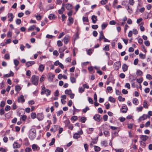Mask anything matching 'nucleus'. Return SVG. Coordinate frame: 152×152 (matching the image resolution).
I'll use <instances>...</instances> for the list:
<instances>
[{
  "mask_svg": "<svg viewBox=\"0 0 152 152\" xmlns=\"http://www.w3.org/2000/svg\"><path fill=\"white\" fill-rule=\"evenodd\" d=\"M16 23L17 24H20L21 23V20L19 19H17L16 20Z\"/></svg>",
  "mask_w": 152,
  "mask_h": 152,
  "instance_id": "56",
  "label": "nucleus"
},
{
  "mask_svg": "<svg viewBox=\"0 0 152 152\" xmlns=\"http://www.w3.org/2000/svg\"><path fill=\"white\" fill-rule=\"evenodd\" d=\"M84 88H82V87L80 88H79V92L80 93H82L84 91Z\"/></svg>",
  "mask_w": 152,
  "mask_h": 152,
  "instance_id": "54",
  "label": "nucleus"
},
{
  "mask_svg": "<svg viewBox=\"0 0 152 152\" xmlns=\"http://www.w3.org/2000/svg\"><path fill=\"white\" fill-rule=\"evenodd\" d=\"M54 8V5L53 4H50L47 5L46 7V9L47 10H52Z\"/></svg>",
  "mask_w": 152,
  "mask_h": 152,
  "instance_id": "11",
  "label": "nucleus"
},
{
  "mask_svg": "<svg viewBox=\"0 0 152 152\" xmlns=\"http://www.w3.org/2000/svg\"><path fill=\"white\" fill-rule=\"evenodd\" d=\"M9 54H6L4 56V58L6 60H9L10 59Z\"/></svg>",
  "mask_w": 152,
  "mask_h": 152,
  "instance_id": "38",
  "label": "nucleus"
},
{
  "mask_svg": "<svg viewBox=\"0 0 152 152\" xmlns=\"http://www.w3.org/2000/svg\"><path fill=\"white\" fill-rule=\"evenodd\" d=\"M98 27V26L97 25H94L92 26V28L94 29H97Z\"/></svg>",
  "mask_w": 152,
  "mask_h": 152,
  "instance_id": "62",
  "label": "nucleus"
},
{
  "mask_svg": "<svg viewBox=\"0 0 152 152\" xmlns=\"http://www.w3.org/2000/svg\"><path fill=\"white\" fill-rule=\"evenodd\" d=\"M114 64L117 67V68L118 69L121 66V62L120 61H117L114 63Z\"/></svg>",
  "mask_w": 152,
  "mask_h": 152,
  "instance_id": "23",
  "label": "nucleus"
},
{
  "mask_svg": "<svg viewBox=\"0 0 152 152\" xmlns=\"http://www.w3.org/2000/svg\"><path fill=\"white\" fill-rule=\"evenodd\" d=\"M10 109V107L9 105L6 106L5 108V110L6 111H8Z\"/></svg>",
  "mask_w": 152,
  "mask_h": 152,
  "instance_id": "52",
  "label": "nucleus"
},
{
  "mask_svg": "<svg viewBox=\"0 0 152 152\" xmlns=\"http://www.w3.org/2000/svg\"><path fill=\"white\" fill-rule=\"evenodd\" d=\"M107 24L104 23L102 25V29L103 30L107 26Z\"/></svg>",
  "mask_w": 152,
  "mask_h": 152,
  "instance_id": "50",
  "label": "nucleus"
},
{
  "mask_svg": "<svg viewBox=\"0 0 152 152\" xmlns=\"http://www.w3.org/2000/svg\"><path fill=\"white\" fill-rule=\"evenodd\" d=\"M53 54L54 55L56 56H57L58 55V53L57 50L54 51Z\"/></svg>",
  "mask_w": 152,
  "mask_h": 152,
  "instance_id": "58",
  "label": "nucleus"
},
{
  "mask_svg": "<svg viewBox=\"0 0 152 152\" xmlns=\"http://www.w3.org/2000/svg\"><path fill=\"white\" fill-rule=\"evenodd\" d=\"M13 146L14 148H18L20 147V145L18 142H15L13 145Z\"/></svg>",
  "mask_w": 152,
  "mask_h": 152,
  "instance_id": "20",
  "label": "nucleus"
},
{
  "mask_svg": "<svg viewBox=\"0 0 152 152\" xmlns=\"http://www.w3.org/2000/svg\"><path fill=\"white\" fill-rule=\"evenodd\" d=\"M64 150L62 148L59 147H56L55 152H63Z\"/></svg>",
  "mask_w": 152,
  "mask_h": 152,
  "instance_id": "21",
  "label": "nucleus"
},
{
  "mask_svg": "<svg viewBox=\"0 0 152 152\" xmlns=\"http://www.w3.org/2000/svg\"><path fill=\"white\" fill-rule=\"evenodd\" d=\"M80 137V135L77 134V133H75L73 135V137L74 138L76 139H78Z\"/></svg>",
  "mask_w": 152,
  "mask_h": 152,
  "instance_id": "36",
  "label": "nucleus"
},
{
  "mask_svg": "<svg viewBox=\"0 0 152 152\" xmlns=\"http://www.w3.org/2000/svg\"><path fill=\"white\" fill-rule=\"evenodd\" d=\"M108 100L112 102H115V99L111 96H110Z\"/></svg>",
  "mask_w": 152,
  "mask_h": 152,
  "instance_id": "31",
  "label": "nucleus"
},
{
  "mask_svg": "<svg viewBox=\"0 0 152 152\" xmlns=\"http://www.w3.org/2000/svg\"><path fill=\"white\" fill-rule=\"evenodd\" d=\"M8 18H9V21L10 22L12 21L14 16L12 13H10L8 14Z\"/></svg>",
  "mask_w": 152,
  "mask_h": 152,
  "instance_id": "8",
  "label": "nucleus"
},
{
  "mask_svg": "<svg viewBox=\"0 0 152 152\" xmlns=\"http://www.w3.org/2000/svg\"><path fill=\"white\" fill-rule=\"evenodd\" d=\"M51 93V91L48 89H46L45 86L42 87L41 94L42 95L46 94L47 96L50 95Z\"/></svg>",
  "mask_w": 152,
  "mask_h": 152,
  "instance_id": "3",
  "label": "nucleus"
},
{
  "mask_svg": "<svg viewBox=\"0 0 152 152\" xmlns=\"http://www.w3.org/2000/svg\"><path fill=\"white\" fill-rule=\"evenodd\" d=\"M146 78L147 79L151 80L152 79V77L150 74H147L146 76Z\"/></svg>",
  "mask_w": 152,
  "mask_h": 152,
  "instance_id": "59",
  "label": "nucleus"
},
{
  "mask_svg": "<svg viewBox=\"0 0 152 152\" xmlns=\"http://www.w3.org/2000/svg\"><path fill=\"white\" fill-rule=\"evenodd\" d=\"M45 68V66L43 64H40L39 67L38 69L41 72H43Z\"/></svg>",
  "mask_w": 152,
  "mask_h": 152,
  "instance_id": "24",
  "label": "nucleus"
},
{
  "mask_svg": "<svg viewBox=\"0 0 152 152\" xmlns=\"http://www.w3.org/2000/svg\"><path fill=\"white\" fill-rule=\"evenodd\" d=\"M143 74L142 72L140 70L138 69L137 70L136 74L137 76H141Z\"/></svg>",
  "mask_w": 152,
  "mask_h": 152,
  "instance_id": "26",
  "label": "nucleus"
},
{
  "mask_svg": "<svg viewBox=\"0 0 152 152\" xmlns=\"http://www.w3.org/2000/svg\"><path fill=\"white\" fill-rule=\"evenodd\" d=\"M128 66L126 64H124L122 66V69L124 72L126 71L128 69Z\"/></svg>",
  "mask_w": 152,
  "mask_h": 152,
  "instance_id": "22",
  "label": "nucleus"
},
{
  "mask_svg": "<svg viewBox=\"0 0 152 152\" xmlns=\"http://www.w3.org/2000/svg\"><path fill=\"white\" fill-rule=\"evenodd\" d=\"M118 3V1L117 0H114L113 3V7L114 8H115L116 5Z\"/></svg>",
  "mask_w": 152,
  "mask_h": 152,
  "instance_id": "57",
  "label": "nucleus"
},
{
  "mask_svg": "<svg viewBox=\"0 0 152 152\" xmlns=\"http://www.w3.org/2000/svg\"><path fill=\"white\" fill-rule=\"evenodd\" d=\"M86 120V118L84 117H81L80 118V121L83 123H84Z\"/></svg>",
  "mask_w": 152,
  "mask_h": 152,
  "instance_id": "37",
  "label": "nucleus"
},
{
  "mask_svg": "<svg viewBox=\"0 0 152 152\" xmlns=\"http://www.w3.org/2000/svg\"><path fill=\"white\" fill-rule=\"evenodd\" d=\"M115 151L116 152H124V150L123 149H115Z\"/></svg>",
  "mask_w": 152,
  "mask_h": 152,
  "instance_id": "64",
  "label": "nucleus"
},
{
  "mask_svg": "<svg viewBox=\"0 0 152 152\" xmlns=\"http://www.w3.org/2000/svg\"><path fill=\"white\" fill-rule=\"evenodd\" d=\"M32 149L34 151H36L39 150V147L37 145L34 144L32 145Z\"/></svg>",
  "mask_w": 152,
  "mask_h": 152,
  "instance_id": "10",
  "label": "nucleus"
},
{
  "mask_svg": "<svg viewBox=\"0 0 152 152\" xmlns=\"http://www.w3.org/2000/svg\"><path fill=\"white\" fill-rule=\"evenodd\" d=\"M37 118L39 121L42 120L44 118V115L42 113H39L37 115Z\"/></svg>",
  "mask_w": 152,
  "mask_h": 152,
  "instance_id": "7",
  "label": "nucleus"
},
{
  "mask_svg": "<svg viewBox=\"0 0 152 152\" xmlns=\"http://www.w3.org/2000/svg\"><path fill=\"white\" fill-rule=\"evenodd\" d=\"M68 20L69 21V22L71 24H72L74 22V20L73 19L70 17H69Z\"/></svg>",
  "mask_w": 152,
  "mask_h": 152,
  "instance_id": "40",
  "label": "nucleus"
},
{
  "mask_svg": "<svg viewBox=\"0 0 152 152\" xmlns=\"http://www.w3.org/2000/svg\"><path fill=\"white\" fill-rule=\"evenodd\" d=\"M127 10L129 13L130 14H131L132 12V8L129 7V6H128Z\"/></svg>",
  "mask_w": 152,
  "mask_h": 152,
  "instance_id": "39",
  "label": "nucleus"
},
{
  "mask_svg": "<svg viewBox=\"0 0 152 152\" xmlns=\"http://www.w3.org/2000/svg\"><path fill=\"white\" fill-rule=\"evenodd\" d=\"M144 44L145 45L147 46H149L150 45V43L148 41H145Z\"/></svg>",
  "mask_w": 152,
  "mask_h": 152,
  "instance_id": "63",
  "label": "nucleus"
},
{
  "mask_svg": "<svg viewBox=\"0 0 152 152\" xmlns=\"http://www.w3.org/2000/svg\"><path fill=\"white\" fill-rule=\"evenodd\" d=\"M139 56L142 59H145V55H144L142 53H140Z\"/></svg>",
  "mask_w": 152,
  "mask_h": 152,
  "instance_id": "41",
  "label": "nucleus"
},
{
  "mask_svg": "<svg viewBox=\"0 0 152 152\" xmlns=\"http://www.w3.org/2000/svg\"><path fill=\"white\" fill-rule=\"evenodd\" d=\"M140 137L142 141H145L148 138V136L144 135H140Z\"/></svg>",
  "mask_w": 152,
  "mask_h": 152,
  "instance_id": "13",
  "label": "nucleus"
},
{
  "mask_svg": "<svg viewBox=\"0 0 152 152\" xmlns=\"http://www.w3.org/2000/svg\"><path fill=\"white\" fill-rule=\"evenodd\" d=\"M118 100L120 101H124L125 100V98H122L121 96H119L118 97Z\"/></svg>",
  "mask_w": 152,
  "mask_h": 152,
  "instance_id": "44",
  "label": "nucleus"
},
{
  "mask_svg": "<svg viewBox=\"0 0 152 152\" xmlns=\"http://www.w3.org/2000/svg\"><path fill=\"white\" fill-rule=\"evenodd\" d=\"M94 150L96 152H98L101 150V148L99 147L96 145L94 146Z\"/></svg>",
  "mask_w": 152,
  "mask_h": 152,
  "instance_id": "28",
  "label": "nucleus"
},
{
  "mask_svg": "<svg viewBox=\"0 0 152 152\" xmlns=\"http://www.w3.org/2000/svg\"><path fill=\"white\" fill-rule=\"evenodd\" d=\"M70 37L69 35H66L65 36L63 39L65 44H66L69 42Z\"/></svg>",
  "mask_w": 152,
  "mask_h": 152,
  "instance_id": "9",
  "label": "nucleus"
},
{
  "mask_svg": "<svg viewBox=\"0 0 152 152\" xmlns=\"http://www.w3.org/2000/svg\"><path fill=\"white\" fill-rule=\"evenodd\" d=\"M36 133L35 130L34 129H31L29 131L28 137L31 140H33L36 137Z\"/></svg>",
  "mask_w": 152,
  "mask_h": 152,
  "instance_id": "1",
  "label": "nucleus"
},
{
  "mask_svg": "<svg viewBox=\"0 0 152 152\" xmlns=\"http://www.w3.org/2000/svg\"><path fill=\"white\" fill-rule=\"evenodd\" d=\"M93 118L97 122L99 121L101 119L100 115L98 114H96L94 116Z\"/></svg>",
  "mask_w": 152,
  "mask_h": 152,
  "instance_id": "12",
  "label": "nucleus"
},
{
  "mask_svg": "<svg viewBox=\"0 0 152 152\" xmlns=\"http://www.w3.org/2000/svg\"><path fill=\"white\" fill-rule=\"evenodd\" d=\"M128 133L129 136V137L131 138L134 137V133H132L130 132H129Z\"/></svg>",
  "mask_w": 152,
  "mask_h": 152,
  "instance_id": "51",
  "label": "nucleus"
},
{
  "mask_svg": "<svg viewBox=\"0 0 152 152\" xmlns=\"http://www.w3.org/2000/svg\"><path fill=\"white\" fill-rule=\"evenodd\" d=\"M54 18V15L53 14H50L48 17V18L50 20L53 19Z\"/></svg>",
  "mask_w": 152,
  "mask_h": 152,
  "instance_id": "55",
  "label": "nucleus"
},
{
  "mask_svg": "<svg viewBox=\"0 0 152 152\" xmlns=\"http://www.w3.org/2000/svg\"><path fill=\"white\" fill-rule=\"evenodd\" d=\"M143 108V107L142 106H141L140 107H137L136 108V110L138 112L141 111L142 110Z\"/></svg>",
  "mask_w": 152,
  "mask_h": 152,
  "instance_id": "48",
  "label": "nucleus"
},
{
  "mask_svg": "<svg viewBox=\"0 0 152 152\" xmlns=\"http://www.w3.org/2000/svg\"><path fill=\"white\" fill-rule=\"evenodd\" d=\"M128 109L126 106H123L122 107L121 110L123 113H125L127 112Z\"/></svg>",
  "mask_w": 152,
  "mask_h": 152,
  "instance_id": "16",
  "label": "nucleus"
},
{
  "mask_svg": "<svg viewBox=\"0 0 152 152\" xmlns=\"http://www.w3.org/2000/svg\"><path fill=\"white\" fill-rule=\"evenodd\" d=\"M64 11V7H61V9L59 10H58V13L60 14H62L63 12Z\"/></svg>",
  "mask_w": 152,
  "mask_h": 152,
  "instance_id": "30",
  "label": "nucleus"
},
{
  "mask_svg": "<svg viewBox=\"0 0 152 152\" xmlns=\"http://www.w3.org/2000/svg\"><path fill=\"white\" fill-rule=\"evenodd\" d=\"M21 119L23 121H25L27 118V116L26 115H21Z\"/></svg>",
  "mask_w": 152,
  "mask_h": 152,
  "instance_id": "43",
  "label": "nucleus"
},
{
  "mask_svg": "<svg viewBox=\"0 0 152 152\" xmlns=\"http://www.w3.org/2000/svg\"><path fill=\"white\" fill-rule=\"evenodd\" d=\"M65 7L66 9L68 10H71L73 8V7L72 4L68 3L65 5Z\"/></svg>",
  "mask_w": 152,
  "mask_h": 152,
  "instance_id": "17",
  "label": "nucleus"
},
{
  "mask_svg": "<svg viewBox=\"0 0 152 152\" xmlns=\"http://www.w3.org/2000/svg\"><path fill=\"white\" fill-rule=\"evenodd\" d=\"M21 88L19 86H16L15 87V90L16 91L18 92L20 90Z\"/></svg>",
  "mask_w": 152,
  "mask_h": 152,
  "instance_id": "33",
  "label": "nucleus"
},
{
  "mask_svg": "<svg viewBox=\"0 0 152 152\" xmlns=\"http://www.w3.org/2000/svg\"><path fill=\"white\" fill-rule=\"evenodd\" d=\"M39 80V77L35 75H33L31 78V82L35 86H37L38 85Z\"/></svg>",
  "mask_w": 152,
  "mask_h": 152,
  "instance_id": "2",
  "label": "nucleus"
},
{
  "mask_svg": "<svg viewBox=\"0 0 152 152\" xmlns=\"http://www.w3.org/2000/svg\"><path fill=\"white\" fill-rule=\"evenodd\" d=\"M70 80L71 82L72 83H75L76 82V79L75 78L73 77H70Z\"/></svg>",
  "mask_w": 152,
  "mask_h": 152,
  "instance_id": "35",
  "label": "nucleus"
},
{
  "mask_svg": "<svg viewBox=\"0 0 152 152\" xmlns=\"http://www.w3.org/2000/svg\"><path fill=\"white\" fill-rule=\"evenodd\" d=\"M137 81L139 83H142L143 81V79L142 78H141L139 79H137Z\"/></svg>",
  "mask_w": 152,
  "mask_h": 152,
  "instance_id": "61",
  "label": "nucleus"
},
{
  "mask_svg": "<svg viewBox=\"0 0 152 152\" xmlns=\"http://www.w3.org/2000/svg\"><path fill=\"white\" fill-rule=\"evenodd\" d=\"M103 50L105 51H108L109 50V46L108 45H107L103 48Z\"/></svg>",
  "mask_w": 152,
  "mask_h": 152,
  "instance_id": "29",
  "label": "nucleus"
},
{
  "mask_svg": "<svg viewBox=\"0 0 152 152\" xmlns=\"http://www.w3.org/2000/svg\"><path fill=\"white\" fill-rule=\"evenodd\" d=\"M7 150L5 148H0V151L2 152H6Z\"/></svg>",
  "mask_w": 152,
  "mask_h": 152,
  "instance_id": "60",
  "label": "nucleus"
},
{
  "mask_svg": "<svg viewBox=\"0 0 152 152\" xmlns=\"http://www.w3.org/2000/svg\"><path fill=\"white\" fill-rule=\"evenodd\" d=\"M77 119V117L76 116H73L71 118V120L74 121H75Z\"/></svg>",
  "mask_w": 152,
  "mask_h": 152,
  "instance_id": "53",
  "label": "nucleus"
},
{
  "mask_svg": "<svg viewBox=\"0 0 152 152\" xmlns=\"http://www.w3.org/2000/svg\"><path fill=\"white\" fill-rule=\"evenodd\" d=\"M36 115L35 113L33 112L31 114V117L32 118L34 119L36 118Z\"/></svg>",
  "mask_w": 152,
  "mask_h": 152,
  "instance_id": "42",
  "label": "nucleus"
},
{
  "mask_svg": "<svg viewBox=\"0 0 152 152\" xmlns=\"http://www.w3.org/2000/svg\"><path fill=\"white\" fill-rule=\"evenodd\" d=\"M98 137H96L94 139H92V141L91 142L90 144V146L91 147L93 146V144H96L97 142Z\"/></svg>",
  "mask_w": 152,
  "mask_h": 152,
  "instance_id": "5",
  "label": "nucleus"
},
{
  "mask_svg": "<svg viewBox=\"0 0 152 152\" xmlns=\"http://www.w3.org/2000/svg\"><path fill=\"white\" fill-rule=\"evenodd\" d=\"M35 62L34 61H28L26 63V66L27 67L32 66L34 64Z\"/></svg>",
  "mask_w": 152,
  "mask_h": 152,
  "instance_id": "14",
  "label": "nucleus"
},
{
  "mask_svg": "<svg viewBox=\"0 0 152 152\" xmlns=\"http://www.w3.org/2000/svg\"><path fill=\"white\" fill-rule=\"evenodd\" d=\"M55 142V139L54 138L52 139L51 142L49 143V145L51 146L53 145Z\"/></svg>",
  "mask_w": 152,
  "mask_h": 152,
  "instance_id": "46",
  "label": "nucleus"
},
{
  "mask_svg": "<svg viewBox=\"0 0 152 152\" xmlns=\"http://www.w3.org/2000/svg\"><path fill=\"white\" fill-rule=\"evenodd\" d=\"M91 19L92 20V22L94 23H95L97 20V16L95 15H93L92 16Z\"/></svg>",
  "mask_w": 152,
  "mask_h": 152,
  "instance_id": "18",
  "label": "nucleus"
},
{
  "mask_svg": "<svg viewBox=\"0 0 152 152\" xmlns=\"http://www.w3.org/2000/svg\"><path fill=\"white\" fill-rule=\"evenodd\" d=\"M36 28L35 25H33L30 26L28 29V30L33 31Z\"/></svg>",
  "mask_w": 152,
  "mask_h": 152,
  "instance_id": "32",
  "label": "nucleus"
},
{
  "mask_svg": "<svg viewBox=\"0 0 152 152\" xmlns=\"http://www.w3.org/2000/svg\"><path fill=\"white\" fill-rule=\"evenodd\" d=\"M14 64L15 65V66H16L18 65L19 63V62L18 60H16V59H15L14 60Z\"/></svg>",
  "mask_w": 152,
  "mask_h": 152,
  "instance_id": "45",
  "label": "nucleus"
},
{
  "mask_svg": "<svg viewBox=\"0 0 152 152\" xmlns=\"http://www.w3.org/2000/svg\"><path fill=\"white\" fill-rule=\"evenodd\" d=\"M148 117L149 118L150 117L148 115L143 114L142 116L140 117L138 119V122H140L141 121L147 119Z\"/></svg>",
  "mask_w": 152,
  "mask_h": 152,
  "instance_id": "4",
  "label": "nucleus"
},
{
  "mask_svg": "<svg viewBox=\"0 0 152 152\" xmlns=\"http://www.w3.org/2000/svg\"><path fill=\"white\" fill-rule=\"evenodd\" d=\"M143 106L145 108H148V105L147 102L146 100H144L143 103Z\"/></svg>",
  "mask_w": 152,
  "mask_h": 152,
  "instance_id": "27",
  "label": "nucleus"
},
{
  "mask_svg": "<svg viewBox=\"0 0 152 152\" xmlns=\"http://www.w3.org/2000/svg\"><path fill=\"white\" fill-rule=\"evenodd\" d=\"M72 92L71 90H66L65 91V93L66 94L69 95Z\"/></svg>",
  "mask_w": 152,
  "mask_h": 152,
  "instance_id": "34",
  "label": "nucleus"
},
{
  "mask_svg": "<svg viewBox=\"0 0 152 152\" xmlns=\"http://www.w3.org/2000/svg\"><path fill=\"white\" fill-rule=\"evenodd\" d=\"M132 102L133 104L136 105H137L139 102L138 100L136 98H133Z\"/></svg>",
  "mask_w": 152,
  "mask_h": 152,
  "instance_id": "25",
  "label": "nucleus"
},
{
  "mask_svg": "<svg viewBox=\"0 0 152 152\" xmlns=\"http://www.w3.org/2000/svg\"><path fill=\"white\" fill-rule=\"evenodd\" d=\"M18 103L22 102L23 103L25 102V100L24 98V96L21 95L19 97H18Z\"/></svg>",
  "mask_w": 152,
  "mask_h": 152,
  "instance_id": "6",
  "label": "nucleus"
},
{
  "mask_svg": "<svg viewBox=\"0 0 152 152\" xmlns=\"http://www.w3.org/2000/svg\"><path fill=\"white\" fill-rule=\"evenodd\" d=\"M57 44L58 47L61 46L63 44L61 42L60 40H58L57 42Z\"/></svg>",
  "mask_w": 152,
  "mask_h": 152,
  "instance_id": "47",
  "label": "nucleus"
},
{
  "mask_svg": "<svg viewBox=\"0 0 152 152\" xmlns=\"http://www.w3.org/2000/svg\"><path fill=\"white\" fill-rule=\"evenodd\" d=\"M107 142L106 140L102 141L101 142V144L102 146L105 147L107 145Z\"/></svg>",
  "mask_w": 152,
  "mask_h": 152,
  "instance_id": "19",
  "label": "nucleus"
},
{
  "mask_svg": "<svg viewBox=\"0 0 152 152\" xmlns=\"http://www.w3.org/2000/svg\"><path fill=\"white\" fill-rule=\"evenodd\" d=\"M107 80L110 81V82L112 83L113 84L114 83V80L113 79V76L112 75H109L108 78L107 79Z\"/></svg>",
  "mask_w": 152,
  "mask_h": 152,
  "instance_id": "15",
  "label": "nucleus"
},
{
  "mask_svg": "<svg viewBox=\"0 0 152 152\" xmlns=\"http://www.w3.org/2000/svg\"><path fill=\"white\" fill-rule=\"evenodd\" d=\"M83 22H88V19L87 17H83Z\"/></svg>",
  "mask_w": 152,
  "mask_h": 152,
  "instance_id": "49",
  "label": "nucleus"
}]
</instances>
